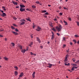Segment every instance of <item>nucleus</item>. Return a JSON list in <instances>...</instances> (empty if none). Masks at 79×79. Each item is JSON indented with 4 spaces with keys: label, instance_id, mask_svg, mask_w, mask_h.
<instances>
[{
    "label": "nucleus",
    "instance_id": "f257e3e1",
    "mask_svg": "<svg viewBox=\"0 0 79 79\" xmlns=\"http://www.w3.org/2000/svg\"><path fill=\"white\" fill-rule=\"evenodd\" d=\"M56 28L58 31V32H60V31L61 29H62V27H61V26L60 25L59 27H56Z\"/></svg>",
    "mask_w": 79,
    "mask_h": 79
},
{
    "label": "nucleus",
    "instance_id": "f03ea898",
    "mask_svg": "<svg viewBox=\"0 0 79 79\" xmlns=\"http://www.w3.org/2000/svg\"><path fill=\"white\" fill-rule=\"evenodd\" d=\"M20 21L21 22V23H20V25H23V24H25L24 21H26V20L24 19H22L20 20Z\"/></svg>",
    "mask_w": 79,
    "mask_h": 79
},
{
    "label": "nucleus",
    "instance_id": "7ed1b4c3",
    "mask_svg": "<svg viewBox=\"0 0 79 79\" xmlns=\"http://www.w3.org/2000/svg\"><path fill=\"white\" fill-rule=\"evenodd\" d=\"M26 9L24 8H20V11L21 12H23V11H25Z\"/></svg>",
    "mask_w": 79,
    "mask_h": 79
},
{
    "label": "nucleus",
    "instance_id": "20e7f679",
    "mask_svg": "<svg viewBox=\"0 0 79 79\" xmlns=\"http://www.w3.org/2000/svg\"><path fill=\"white\" fill-rule=\"evenodd\" d=\"M68 55H66V57H65V60H64V61L65 62H66V61H67V60H68Z\"/></svg>",
    "mask_w": 79,
    "mask_h": 79
},
{
    "label": "nucleus",
    "instance_id": "39448f33",
    "mask_svg": "<svg viewBox=\"0 0 79 79\" xmlns=\"http://www.w3.org/2000/svg\"><path fill=\"white\" fill-rule=\"evenodd\" d=\"M48 64L49 66H48L47 67L49 68H52V66H53V65L52 64H50V63Z\"/></svg>",
    "mask_w": 79,
    "mask_h": 79
},
{
    "label": "nucleus",
    "instance_id": "423d86ee",
    "mask_svg": "<svg viewBox=\"0 0 79 79\" xmlns=\"http://www.w3.org/2000/svg\"><path fill=\"white\" fill-rule=\"evenodd\" d=\"M78 67H77L73 66L71 69L72 71H74V69H76Z\"/></svg>",
    "mask_w": 79,
    "mask_h": 79
},
{
    "label": "nucleus",
    "instance_id": "0eeeda50",
    "mask_svg": "<svg viewBox=\"0 0 79 79\" xmlns=\"http://www.w3.org/2000/svg\"><path fill=\"white\" fill-rule=\"evenodd\" d=\"M35 72H34L32 75L33 78H34V77H35Z\"/></svg>",
    "mask_w": 79,
    "mask_h": 79
},
{
    "label": "nucleus",
    "instance_id": "6e6552de",
    "mask_svg": "<svg viewBox=\"0 0 79 79\" xmlns=\"http://www.w3.org/2000/svg\"><path fill=\"white\" fill-rule=\"evenodd\" d=\"M20 8H25V6H24V5L20 4Z\"/></svg>",
    "mask_w": 79,
    "mask_h": 79
},
{
    "label": "nucleus",
    "instance_id": "1a4fd4ad",
    "mask_svg": "<svg viewBox=\"0 0 79 79\" xmlns=\"http://www.w3.org/2000/svg\"><path fill=\"white\" fill-rule=\"evenodd\" d=\"M40 29H41V28L39 27H38L36 30L37 31H40Z\"/></svg>",
    "mask_w": 79,
    "mask_h": 79
},
{
    "label": "nucleus",
    "instance_id": "9d476101",
    "mask_svg": "<svg viewBox=\"0 0 79 79\" xmlns=\"http://www.w3.org/2000/svg\"><path fill=\"white\" fill-rule=\"evenodd\" d=\"M12 3L13 4H14V5H18V3L16 2H14V1H12Z\"/></svg>",
    "mask_w": 79,
    "mask_h": 79
},
{
    "label": "nucleus",
    "instance_id": "9b49d317",
    "mask_svg": "<svg viewBox=\"0 0 79 79\" xmlns=\"http://www.w3.org/2000/svg\"><path fill=\"white\" fill-rule=\"evenodd\" d=\"M26 49H22L21 51V52H22V53H24L26 52Z\"/></svg>",
    "mask_w": 79,
    "mask_h": 79
},
{
    "label": "nucleus",
    "instance_id": "f8f14e48",
    "mask_svg": "<svg viewBox=\"0 0 79 79\" xmlns=\"http://www.w3.org/2000/svg\"><path fill=\"white\" fill-rule=\"evenodd\" d=\"M12 33H13V34H15V35H18V33L16 32L12 31Z\"/></svg>",
    "mask_w": 79,
    "mask_h": 79
},
{
    "label": "nucleus",
    "instance_id": "ddd939ff",
    "mask_svg": "<svg viewBox=\"0 0 79 79\" xmlns=\"http://www.w3.org/2000/svg\"><path fill=\"white\" fill-rule=\"evenodd\" d=\"M54 37H55V35L52 34V38H51L52 40H53V39H54Z\"/></svg>",
    "mask_w": 79,
    "mask_h": 79
},
{
    "label": "nucleus",
    "instance_id": "4468645a",
    "mask_svg": "<svg viewBox=\"0 0 79 79\" xmlns=\"http://www.w3.org/2000/svg\"><path fill=\"white\" fill-rule=\"evenodd\" d=\"M6 16V15L5 13H2V17H4V16Z\"/></svg>",
    "mask_w": 79,
    "mask_h": 79
},
{
    "label": "nucleus",
    "instance_id": "2eb2a0df",
    "mask_svg": "<svg viewBox=\"0 0 79 79\" xmlns=\"http://www.w3.org/2000/svg\"><path fill=\"white\" fill-rule=\"evenodd\" d=\"M24 74H23V73H21L20 74V75H19V77H22V76H23Z\"/></svg>",
    "mask_w": 79,
    "mask_h": 79
},
{
    "label": "nucleus",
    "instance_id": "dca6fc26",
    "mask_svg": "<svg viewBox=\"0 0 79 79\" xmlns=\"http://www.w3.org/2000/svg\"><path fill=\"white\" fill-rule=\"evenodd\" d=\"M14 68H15V70H16V71H17L18 69V67L16 66H15L14 67Z\"/></svg>",
    "mask_w": 79,
    "mask_h": 79
},
{
    "label": "nucleus",
    "instance_id": "f3484780",
    "mask_svg": "<svg viewBox=\"0 0 79 79\" xmlns=\"http://www.w3.org/2000/svg\"><path fill=\"white\" fill-rule=\"evenodd\" d=\"M37 41H38V42H39V43H40V39H39V38L37 37Z\"/></svg>",
    "mask_w": 79,
    "mask_h": 79
},
{
    "label": "nucleus",
    "instance_id": "a211bd4d",
    "mask_svg": "<svg viewBox=\"0 0 79 79\" xmlns=\"http://www.w3.org/2000/svg\"><path fill=\"white\" fill-rule=\"evenodd\" d=\"M33 44V42H31L30 43V44L29 45V46H30V47H31V46H32Z\"/></svg>",
    "mask_w": 79,
    "mask_h": 79
},
{
    "label": "nucleus",
    "instance_id": "6ab92c4d",
    "mask_svg": "<svg viewBox=\"0 0 79 79\" xmlns=\"http://www.w3.org/2000/svg\"><path fill=\"white\" fill-rule=\"evenodd\" d=\"M47 12V11L46 10H42L41 12L42 13H46Z\"/></svg>",
    "mask_w": 79,
    "mask_h": 79
},
{
    "label": "nucleus",
    "instance_id": "aec40b11",
    "mask_svg": "<svg viewBox=\"0 0 79 79\" xmlns=\"http://www.w3.org/2000/svg\"><path fill=\"white\" fill-rule=\"evenodd\" d=\"M15 75L16 76L18 75V72L17 71L15 72Z\"/></svg>",
    "mask_w": 79,
    "mask_h": 79
},
{
    "label": "nucleus",
    "instance_id": "412c9836",
    "mask_svg": "<svg viewBox=\"0 0 79 79\" xmlns=\"http://www.w3.org/2000/svg\"><path fill=\"white\" fill-rule=\"evenodd\" d=\"M64 23H65V26H66V25H68V23H67V22H66V21H65L64 20Z\"/></svg>",
    "mask_w": 79,
    "mask_h": 79
},
{
    "label": "nucleus",
    "instance_id": "4be33fe9",
    "mask_svg": "<svg viewBox=\"0 0 79 79\" xmlns=\"http://www.w3.org/2000/svg\"><path fill=\"white\" fill-rule=\"evenodd\" d=\"M19 47L20 50H22V49H23V47H22V46L19 45Z\"/></svg>",
    "mask_w": 79,
    "mask_h": 79
},
{
    "label": "nucleus",
    "instance_id": "5701e85b",
    "mask_svg": "<svg viewBox=\"0 0 79 79\" xmlns=\"http://www.w3.org/2000/svg\"><path fill=\"white\" fill-rule=\"evenodd\" d=\"M72 66H77V64H72Z\"/></svg>",
    "mask_w": 79,
    "mask_h": 79
},
{
    "label": "nucleus",
    "instance_id": "b1692460",
    "mask_svg": "<svg viewBox=\"0 0 79 79\" xmlns=\"http://www.w3.org/2000/svg\"><path fill=\"white\" fill-rule=\"evenodd\" d=\"M49 25L51 27H53V25H52V23L50 22L49 23Z\"/></svg>",
    "mask_w": 79,
    "mask_h": 79
},
{
    "label": "nucleus",
    "instance_id": "393cba45",
    "mask_svg": "<svg viewBox=\"0 0 79 79\" xmlns=\"http://www.w3.org/2000/svg\"><path fill=\"white\" fill-rule=\"evenodd\" d=\"M31 7L33 8H36V6L35 5L32 6Z\"/></svg>",
    "mask_w": 79,
    "mask_h": 79
},
{
    "label": "nucleus",
    "instance_id": "a878e982",
    "mask_svg": "<svg viewBox=\"0 0 79 79\" xmlns=\"http://www.w3.org/2000/svg\"><path fill=\"white\" fill-rule=\"evenodd\" d=\"M52 30H53V31H54V32L56 31V29H55V28H52Z\"/></svg>",
    "mask_w": 79,
    "mask_h": 79
},
{
    "label": "nucleus",
    "instance_id": "bb28decb",
    "mask_svg": "<svg viewBox=\"0 0 79 79\" xmlns=\"http://www.w3.org/2000/svg\"><path fill=\"white\" fill-rule=\"evenodd\" d=\"M15 30L16 32H19V30H18L17 28L15 29Z\"/></svg>",
    "mask_w": 79,
    "mask_h": 79
},
{
    "label": "nucleus",
    "instance_id": "cd10ccee",
    "mask_svg": "<svg viewBox=\"0 0 79 79\" xmlns=\"http://www.w3.org/2000/svg\"><path fill=\"white\" fill-rule=\"evenodd\" d=\"M75 63H76L77 64H79V60H78L75 62Z\"/></svg>",
    "mask_w": 79,
    "mask_h": 79
},
{
    "label": "nucleus",
    "instance_id": "c85d7f7f",
    "mask_svg": "<svg viewBox=\"0 0 79 79\" xmlns=\"http://www.w3.org/2000/svg\"><path fill=\"white\" fill-rule=\"evenodd\" d=\"M65 66H69V63L68 64H65Z\"/></svg>",
    "mask_w": 79,
    "mask_h": 79
},
{
    "label": "nucleus",
    "instance_id": "c756f323",
    "mask_svg": "<svg viewBox=\"0 0 79 79\" xmlns=\"http://www.w3.org/2000/svg\"><path fill=\"white\" fill-rule=\"evenodd\" d=\"M11 28L12 29H15V28L13 26H11Z\"/></svg>",
    "mask_w": 79,
    "mask_h": 79
},
{
    "label": "nucleus",
    "instance_id": "7c9ffc66",
    "mask_svg": "<svg viewBox=\"0 0 79 79\" xmlns=\"http://www.w3.org/2000/svg\"><path fill=\"white\" fill-rule=\"evenodd\" d=\"M36 3H37V4H40V2L39 1H37L35 2Z\"/></svg>",
    "mask_w": 79,
    "mask_h": 79
},
{
    "label": "nucleus",
    "instance_id": "2f4dec72",
    "mask_svg": "<svg viewBox=\"0 0 79 79\" xmlns=\"http://www.w3.org/2000/svg\"><path fill=\"white\" fill-rule=\"evenodd\" d=\"M26 19L27 20V21H30V22H31V20H30V19Z\"/></svg>",
    "mask_w": 79,
    "mask_h": 79
},
{
    "label": "nucleus",
    "instance_id": "473e14b6",
    "mask_svg": "<svg viewBox=\"0 0 79 79\" xmlns=\"http://www.w3.org/2000/svg\"><path fill=\"white\" fill-rule=\"evenodd\" d=\"M49 14L48 13V12H46V13H45V15H49Z\"/></svg>",
    "mask_w": 79,
    "mask_h": 79
},
{
    "label": "nucleus",
    "instance_id": "72a5a7b5",
    "mask_svg": "<svg viewBox=\"0 0 79 79\" xmlns=\"http://www.w3.org/2000/svg\"><path fill=\"white\" fill-rule=\"evenodd\" d=\"M26 10L27 11H31V10H30L29 9V8H27L26 9Z\"/></svg>",
    "mask_w": 79,
    "mask_h": 79
},
{
    "label": "nucleus",
    "instance_id": "f704fd0d",
    "mask_svg": "<svg viewBox=\"0 0 79 79\" xmlns=\"http://www.w3.org/2000/svg\"><path fill=\"white\" fill-rule=\"evenodd\" d=\"M73 41L75 42V44L76 43V40H73Z\"/></svg>",
    "mask_w": 79,
    "mask_h": 79
},
{
    "label": "nucleus",
    "instance_id": "c9c22d12",
    "mask_svg": "<svg viewBox=\"0 0 79 79\" xmlns=\"http://www.w3.org/2000/svg\"><path fill=\"white\" fill-rule=\"evenodd\" d=\"M11 44H12L13 46H15V44H14L13 43H12Z\"/></svg>",
    "mask_w": 79,
    "mask_h": 79
},
{
    "label": "nucleus",
    "instance_id": "e433bc0d",
    "mask_svg": "<svg viewBox=\"0 0 79 79\" xmlns=\"http://www.w3.org/2000/svg\"><path fill=\"white\" fill-rule=\"evenodd\" d=\"M59 15H60V16H61V15H63V13H61V12H60L59 13Z\"/></svg>",
    "mask_w": 79,
    "mask_h": 79
},
{
    "label": "nucleus",
    "instance_id": "4c0bfd02",
    "mask_svg": "<svg viewBox=\"0 0 79 79\" xmlns=\"http://www.w3.org/2000/svg\"><path fill=\"white\" fill-rule=\"evenodd\" d=\"M54 21H57V19H54Z\"/></svg>",
    "mask_w": 79,
    "mask_h": 79
},
{
    "label": "nucleus",
    "instance_id": "58836bf2",
    "mask_svg": "<svg viewBox=\"0 0 79 79\" xmlns=\"http://www.w3.org/2000/svg\"><path fill=\"white\" fill-rule=\"evenodd\" d=\"M75 37H79V36H78L77 35H75Z\"/></svg>",
    "mask_w": 79,
    "mask_h": 79
},
{
    "label": "nucleus",
    "instance_id": "ea45409f",
    "mask_svg": "<svg viewBox=\"0 0 79 79\" xmlns=\"http://www.w3.org/2000/svg\"><path fill=\"white\" fill-rule=\"evenodd\" d=\"M4 60H8V58L6 57H5Z\"/></svg>",
    "mask_w": 79,
    "mask_h": 79
},
{
    "label": "nucleus",
    "instance_id": "a19ab883",
    "mask_svg": "<svg viewBox=\"0 0 79 79\" xmlns=\"http://www.w3.org/2000/svg\"><path fill=\"white\" fill-rule=\"evenodd\" d=\"M64 10H68V8H66V7H64Z\"/></svg>",
    "mask_w": 79,
    "mask_h": 79
},
{
    "label": "nucleus",
    "instance_id": "79ce46f5",
    "mask_svg": "<svg viewBox=\"0 0 79 79\" xmlns=\"http://www.w3.org/2000/svg\"><path fill=\"white\" fill-rule=\"evenodd\" d=\"M68 19L69 21H71V18H69Z\"/></svg>",
    "mask_w": 79,
    "mask_h": 79
},
{
    "label": "nucleus",
    "instance_id": "37998d69",
    "mask_svg": "<svg viewBox=\"0 0 79 79\" xmlns=\"http://www.w3.org/2000/svg\"><path fill=\"white\" fill-rule=\"evenodd\" d=\"M13 19H14L16 20V19H17V18H16L14 17H13Z\"/></svg>",
    "mask_w": 79,
    "mask_h": 79
},
{
    "label": "nucleus",
    "instance_id": "c03bdc74",
    "mask_svg": "<svg viewBox=\"0 0 79 79\" xmlns=\"http://www.w3.org/2000/svg\"><path fill=\"white\" fill-rule=\"evenodd\" d=\"M69 51V49L68 50H67V52L68 53Z\"/></svg>",
    "mask_w": 79,
    "mask_h": 79
},
{
    "label": "nucleus",
    "instance_id": "a18cd8bd",
    "mask_svg": "<svg viewBox=\"0 0 79 79\" xmlns=\"http://www.w3.org/2000/svg\"><path fill=\"white\" fill-rule=\"evenodd\" d=\"M15 8H19V6H16Z\"/></svg>",
    "mask_w": 79,
    "mask_h": 79
},
{
    "label": "nucleus",
    "instance_id": "49530a36",
    "mask_svg": "<svg viewBox=\"0 0 79 79\" xmlns=\"http://www.w3.org/2000/svg\"><path fill=\"white\" fill-rule=\"evenodd\" d=\"M35 27V25H34L33 26V28H34V27Z\"/></svg>",
    "mask_w": 79,
    "mask_h": 79
},
{
    "label": "nucleus",
    "instance_id": "de8ad7c7",
    "mask_svg": "<svg viewBox=\"0 0 79 79\" xmlns=\"http://www.w3.org/2000/svg\"><path fill=\"white\" fill-rule=\"evenodd\" d=\"M57 35H58V36H60V34L58 33H57Z\"/></svg>",
    "mask_w": 79,
    "mask_h": 79
},
{
    "label": "nucleus",
    "instance_id": "09e8293b",
    "mask_svg": "<svg viewBox=\"0 0 79 79\" xmlns=\"http://www.w3.org/2000/svg\"><path fill=\"white\" fill-rule=\"evenodd\" d=\"M40 47L41 48H43V46H41Z\"/></svg>",
    "mask_w": 79,
    "mask_h": 79
},
{
    "label": "nucleus",
    "instance_id": "8fccbe9b",
    "mask_svg": "<svg viewBox=\"0 0 79 79\" xmlns=\"http://www.w3.org/2000/svg\"><path fill=\"white\" fill-rule=\"evenodd\" d=\"M65 40V38H64V37H63V40Z\"/></svg>",
    "mask_w": 79,
    "mask_h": 79
},
{
    "label": "nucleus",
    "instance_id": "3c124183",
    "mask_svg": "<svg viewBox=\"0 0 79 79\" xmlns=\"http://www.w3.org/2000/svg\"><path fill=\"white\" fill-rule=\"evenodd\" d=\"M5 41H7V38H5Z\"/></svg>",
    "mask_w": 79,
    "mask_h": 79
},
{
    "label": "nucleus",
    "instance_id": "603ef678",
    "mask_svg": "<svg viewBox=\"0 0 79 79\" xmlns=\"http://www.w3.org/2000/svg\"><path fill=\"white\" fill-rule=\"evenodd\" d=\"M5 6H2V8L3 9H5Z\"/></svg>",
    "mask_w": 79,
    "mask_h": 79
},
{
    "label": "nucleus",
    "instance_id": "864d4df0",
    "mask_svg": "<svg viewBox=\"0 0 79 79\" xmlns=\"http://www.w3.org/2000/svg\"><path fill=\"white\" fill-rule=\"evenodd\" d=\"M60 23H61V24H63V21H62V20H60Z\"/></svg>",
    "mask_w": 79,
    "mask_h": 79
},
{
    "label": "nucleus",
    "instance_id": "5fc2aeb1",
    "mask_svg": "<svg viewBox=\"0 0 79 79\" xmlns=\"http://www.w3.org/2000/svg\"><path fill=\"white\" fill-rule=\"evenodd\" d=\"M70 44L71 45H73V43H71V42H70Z\"/></svg>",
    "mask_w": 79,
    "mask_h": 79
},
{
    "label": "nucleus",
    "instance_id": "6e6d98bb",
    "mask_svg": "<svg viewBox=\"0 0 79 79\" xmlns=\"http://www.w3.org/2000/svg\"><path fill=\"white\" fill-rule=\"evenodd\" d=\"M0 37H3V36L2 35H0Z\"/></svg>",
    "mask_w": 79,
    "mask_h": 79
},
{
    "label": "nucleus",
    "instance_id": "4d7b16f0",
    "mask_svg": "<svg viewBox=\"0 0 79 79\" xmlns=\"http://www.w3.org/2000/svg\"><path fill=\"white\" fill-rule=\"evenodd\" d=\"M72 60L73 62H75V60L74 59H73Z\"/></svg>",
    "mask_w": 79,
    "mask_h": 79
},
{
    "label": "nucleus",
    "instance_id": "13d9d810",
    "mask_svg": "<svg viewBox=\"0 0 79 79\" xmlns=\"http://www.w3.org/2000/svg\"><path fill=\"white\" fill-rule=\"evenodd\" d=\"M63 46V47H66V45L64 44Z\"/></svg>",
    "mask_w": 79,
    "mask_h": 79
},
{
    "label": "nucleus",
    "instance_id": "bf43d9fd",
    "mask_svg": "<svg viewBox=\"0 0 79 79\" xmlns=\"http://www.w3.org/2000/svg\"><path fill=\"white\" fill-rule=\"evenodd\" d=\"M0 11H1V12H2V13H3L4 11H2V10H0Z\"/></svg>",
    "mask_w": 79,
    "mask_h": 79
},
{
    "label": "nucleus",
    "instance_id": "052dcab7",
    "mask_svg": "<svg viewBox=\"0 0 79 79\" xmlns=\"http://www.w3.org/2000/svg\"><path fill=\"white\" fill-rule=\"evenodd\" d=\"M4 31L3 29H2V30H1L0 29V31Z\"/></svg>",
    "mask_w": 79,
    "mask_h": 79
},
{
    "label": "nucleus",
    "instance_id": "680f3d73",
    "mask_svg": "<svg viewBox=\"0 0 79 79\" xmlns=\"http://www.w3.org/2000/svg\"><path fill=\"white\" fill-rule=\"evenodd\" d=\"M77 43L78 44H79V41L78 40V41L77 42Z\"/></svg>",
    "mask_w": 79,
    "mask_h": 79
},
{
    "label": "nucleus",
    "instance_id": "e2e57ef3",
    "mask_svg": "<svg viewBox=\"0 0 79 79\" xmlns=\"http://www.w3.org/2000/svg\"><path fill=\"white\" fill-rule=\"evenodd\" d=\"M31 55H33V53H32V52H31Z\"/></svg>",
    "mask_w": 79,
    "mask_h": 79
},
{
    "label": "nucleus",
    "instance_id": "0e129e2a",
    "mask_svg": "<svg viewBox=\"0 0 79 79\" xmlns=\"http://www.w3.org/2000/svg\"><path fill=\"white\" fill-rule=\"evenodd\" d=\"M3 10H4V11H6V9H5V8Z\"/></svg>",
    "mask_w": 79,
    "mask_h": 79
},
{
    "label": "nucleus",
    "instance_id": "69168bd1",
    "mask_svg": "<svg viewBox=\"0 0 79 79\" xmlns=\"http://www.w3.org/2000/svg\"><path fill=\"white\" fill-rule=\"evenodd\" d=\"M0 16H2V14H0Z\"/></svg>",
    "mask_w": 79,
    "mask_h": 79
},
{
    "label": "nucleus",
    "instance_id": "338daca9",
    "mask_svg": "<svg viewBox=\"0 0 79 79\" xmlns=\"http://www.w3.org/2000/svg\"><path fill=\"white\" fill-rule=\"evenodd\" d=\"M47 44H50V42L48 41V43H47Z\"/></svg>",
    "mask_w": 79,
    "mask_h": 79
},
{
    "label": "nucleus",
    "instance_id": "774afa93",
    "mask_svg": "<svg viewBox=\"0 0 79 79\" xmlns=\"http://www.w3.org/2000/svg\"><path fill=\"white\" fill-rule=\"evenodd\" d=\"M59 8L60 9H61V6H60Z\"/></svg>",
    "mask_w": 79,
    "mask_h": 79
}]
</instances>
